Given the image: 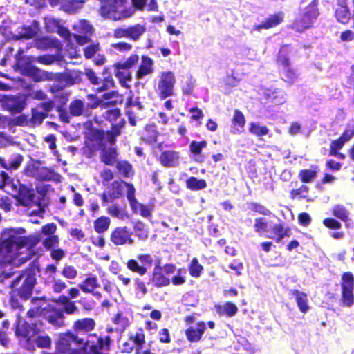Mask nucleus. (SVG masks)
Returning a JSON list of instances; mask_svg holds the SVG:
<instances>
[{"mask_svg": "<svg viewBox=\"0 0 354 354\" xmlns=\"http://www.w3.org/2000/svg\"><path fill=\"white\" fill-rule=\"evenodd\" d=\"M126 124L124 118L119 120L117 124H113L111 129L104 131L101 128L93 127L88 129L85 133L84 146L83 153L87 158H91L95 152L106 145L105 139L107 142L114 145L117 137L122 134V129Z\"/></svg>", "mask_w": 354, "mask_h": 354, "instance_id": "1", "label": "nucleus"}, {"mask_svg": "<svg viewBox=\"0 0 354 354\" xmlns=\"http://www.w3.org/2000/svg\"><path fill=\"white\" fill-rule=\"evenodd\" d=\"M39 270L37 263L32 262L27 268L11 281L10 287L23 300H27L32 294L37 283L35 270Z\"/></svg>", "mask_w": 354, "mask_h": 354, "instance_id": "2", "label": "nucleus"}, {"mask_svg": "<svg viewBox=\"0 0 354 354\" xmlns=\"http://www.w3.org/2000/svg\"><path fill=\"white\" fill-rule=\"evenodd\" d=\"M88 100L87 104L81 99L75 98L73 100L68 106L69 113L73 117H89L91 115V111L98 107L107 108L111 105H114L115 101L104 102L96 94L90 93L86 95Z\"/></svg>", "mask_w": 354, "mask_h": 354, "instance_id": "3", "label": "nucleus"}, {"mask_svg": "<svg viewBox=\"0 0 354 354\" xmlns=\"http://www.w3.org/2000/svg\"><path fill=\"white\" fill-rule=\"evenodd\" d=\"M106 3L102 5L99 9L101 16L104 18L119 21L131 17L135 13L128 0H100Z\"/></svg>", "mask_w": 354, "mask_h": 354, "instance_id": "4", "label": "nucleus"}, {"mask_svg": "<svg viewBox=\"0 0 354 354\" xmlns=\"http://www.w3.org/2000/svg\"><path fill=\"white\" fill-rule=\"evenodd\" d=\"M83 337L76 336L71 330L59 333L55 340V351L41 354H82Z\"/></svg>", "mask_w": 354, "mask_h": 354, "instance_id": "5", "label": "nucleus"}, {"mask_svg": "<svg viewBox=\"0 0 354 354\" xmlns=\"http://www.w3.org/2000/svg\"><path fill=\"white\" fill-rule=\"evenodd\" d=\"M113 339L110 335L88 334L83 337L82 354H109Z\"/></svg>", "mask_w": 354, "mask_h": 354, "instance_id": "6", "label": "nucleus"}, {"mask_svg": "<svg viewBox=\"0 0 354 354\" xmlns=\"http://www.w3.org/2000/svg\"><path fill=\"white\" fill-rule=\"evenodd\" d=\"M8 185L17 205L30 207L36 204L35 193L31 185L24 184L19 179L12 178Z\"/></svg>", "mask_w": 354, "mask_h": 354, "instance_id": "7", "label": "nucleus"}, {"mask_svg": "<svg viewBox=\"0 0 354 354\" xmlns=\"http://www.w3.org/2000/svg\"><path fill=\"white\" fill-rule=\"evenodd\" d=\"M289 45H283L277 56L276 62L279 66V72L281 75V80L287 84L292 85L298 79L299 74L295 68L291 66L288 57Z\"/></svg>", "mask_w": 354, "mask_h": 354, "instance_id": "8", "label": "nucleus"}, {"mask_svg": "<svg viewBox=\"0 0 354 354\" xmlns=\"http://www.w3.org/2000/svg\"><path fill=\"white\" fill-rule=\"evenodd\" d=\"M106 187V189L100 194L103 206L121 198L123 196L124 187L127 188V196L131 187L135 188L132 183L123 180H115Z\"/></svg>", "mask_w": 354, "mask_h": 354, "instance_id": "9", "label": "nucleus"}, {"mask_svg": "<svg viewBox=\"0 0 354 354\" xmlns=\"http://www.w3.org/2000/svg\"><path fill=\"white\" fill-rule=\"evenodd\" d=\"M24 174L39 181H49L53 179L55 173L53 169L43 166L41 161L30 158L24 169Z\"/></svg>", "mask_w": 354, "mask_h": 354, "instance_id": "10", "label": "nucleus"}, {"mask_svg": "<svg viewBox=\"0 0 354 354\" xmlns=\"http://www.w3.org/2000/svg\"><path fill=\"white\" fill-rule=\"evenodd\" d=\"M334 17L342 25H347L354 19V0H336Z\"/></svg>", "mask_w": 354, "mask_h": 354, "instance_id": "11", "label": "nucleus"}, {"mask_svg": "<svg viewBox=\"0 0 354 354\" xmlns=\"http://www.w3.org/2000/svg\"><path fill=\"white\" fill-rule=\"evenodd\" d=\"M175 84L176 77L174 72L171 71L161 72L158 83V97L162 100L173 96Z\"/></svg>", "mask_w": 354, "mask_h": 354, "instance_id": "12", "label": "nucleus"}, {"mask_svg": "<svg viewBox=\"0 0 354 354\" xmlns=\"http://www.w3.org/2000/svg\"><path fill=\"white\" fill-rule=\"evenodd\" d=\"M153 263V259L150 254L141 253L137 255V259H128L126 267L131 272L138 274L139 276H144Z\"/></svg>", "mask_w": 354, "mask_h": 354, "instance_id": "13", "label": "nucleus"}, {"mask_svg": "<svg viewBox=\"0 0 354 354\" xmlns=\"http://www.w3.org/2000/svg\"><path fill=\"white\" fill-rule=\"evenodd\" d=\"M84 74L89 83L96 86L95 94L105 92L115 86V82L110 74L101 78L90 68L84 69Z\"/></svg>", "mask_w": 354, "mask_h": 354, "instance_id": "14", "label": "nucleus"}, {"mask_svg": "<svg viewBox=\"0 0 354 354\" xmlns=\"http://www.w3.org/2000/svg\"><path fill=\"white\" fill-rule=\"evenodd\" d=\"M73 38L80 46L91 42V36L94 32V28L88 20L80 19L73 25Z\"/></svg>", "mask_w": 354, "mask_h": 354, "instance_id": "15", "label": "nucleus"}, {"mask_svg": "<svg viewBox=\"0 0 354 354\" xmlns=\"http://www.w3.org/2000/svg\"><path fill=\"white\" fill-rule=\"evenodd\" d=\"M157 148L160 153L157 157L159 163L165 168L178 167L181 162V154L179 151L174 149H162V143H159Z\"/></svg>", "mask_w": 354, "mask_h": 354, "instance_id": "16", "label": "nucleus"}, {"mask_svg": "<svg viewBox=\"0 0 354 354\" xmlns=\"http://www.w3.org/2000/svg\"><path fill=\"white\" fill-rule=\"evenodd\" d=\"M341 279V301L344 305L351 306L354 304V276L351 272H346Z\"/></svg>", "mask_w": 354, "mask_h": 354, "instance_id": "17", "label": "nucleus"}, {"mask_svg": "<svg viewBox=\"0 0 354 354\" xmlns=\"http://www.w3.org/2000/svg\"><path fill=\"white\" fill-rule=\"evenodd\" d=\"M42 317L48 324L56 328L65 326V316L63 314V310L53 304L48 303L43 307Z\"/></svg>", "mask_w": 354, "mask_h": 354, "instance_id": "18", "label": "nucleus"}, {"mask_svg": "<svg viewBox=\"0 0 354 354\" xmlns=\"http://www.w3.org/2000/svg\"><path fill=\"white\" fill-rule=\"evenodd\" d=\"M110 241L115 245H133V232L128 226H118L113 229Z\"/></svg>", "mask_w": 354, "mask_h": 354, "instance_id": "19", "label": "nucleus"}, {"mask_svg": "<svg viewBox=\"0 0 354 354\" xmlns=\"http://www.w3.org/2000/svg\"><path fill=\"white\" fill-rule=\"evenodd\" d=\"M0 102L3 109L13 113H21L26 107V101L21 96L3 95Z\"/></svg>", "mask_w": 354, "mask_h": 354, "instance_id": "20", "label": "nucleus"}, {"mask_svg": "<svg viewBox=\"0 0 354 354\" xmlns=\"http://www.w3.org/2000/svg\"><path fill=\"white\" fill-rule=\"evenodd\" d=\"M95 327L96 322L93 318L84 317L77 319L73 322L71 332L76 336L84 334L88 335L93 333L91 332L94 330Z\"/></svg>", "mask_w": 354, "mask_h": 354, "instance_id": "21", "label": "nucleus"}, {"mask_svg": "<svg viewBox=\"0 0 354 354\" xmlns=\"http://www.w3.org/2000/svg\"><path fill=\"white\" fill-rule=\"evenodd\" d=\"M127 199L129 201L131 210L135 213H139L144 218H149L151 216L153 210L152 206L144 205L138 201L136 198V189L131 187L129 189Z\"/></svg>", "mask_w": 354, "mask_h": 354, "instance_id": "22", "label": "nucleus"}, {"mask_svg": "<svg viewBox=\"0 0 354 354\" xmlns=\"http://www.w3.org/2000/svg\"><path fill=\"white\" fill-rule=\"evenodd\" d=\"M15 335L19 339H25L30 342L34 336L30 329L29 322L22 319L19 315L14 324Z\"/></svg>", "mask_w": 354, "mask_h": 354, "instance_id": "23", "label": "nucleus"}, {"mask_svg": "<svg viewBox=\"0 0 354 354\" xmlns=\"http://www.w3.org/2000/svg\"><path fill=\"white\" fill-rule=\"evenodd\" d=\"M147 284L154 288H162L170 284V279L164 274L162 267L156 266L149 274Z\"/></svg>", "mask_w": 354, "mask_h": 354, "instance_id": "24", "label": "nucleus"}, {"mask_svg": "<svg viewBox=\"0 0 354 354\" xmlns=\"http://www.w3.org/2000/svg\"><path fill=\"white\" fill-rule=\"evenodd\" d=\"M206 330V324L203 321L198 322L196 325L187 327L185 330V335L189 343L200 342Z\"/></svg>", "mask_w": 354, "mask_h": 354, "instance_id": "25", "label": "nucleus"}, {"mask_svg": "<svg viewBox=\"0 0 354 354\" xmlns=\"http://www.w3.org/2000/svg\"><path fill=\"white\" fill-rule=\"evenodd\" d=\"M33 44L36 48L41 50H60L62 48V45L58 39L48 36L39 37L34 39Z\"/></svg>", "mask_w": 354, "mask_h": 354, "instance_id": "26", "label": "nucleus"}, {"mask_svg": "<svg viewBox=\"0 0 354 354\" xmlns=\"http://www.w3.org/2000/svg\"><path fill=\"white\" fill-rule=\"evenodd\" d=\"M124 107L127 109L126 115L128 118L129 123L132 127L136 125V114L132 109V107H136L138 111L144 109V106L139 100L138 98L133 100L132 96H129L125 101Z\"/></svg>", "mask_w": 354, "mask_h": 354, "instance_id": "27", "label": "nucleus"}, {"mask_svg": "<svg viewBox=\"0 0 354 354\" xmlns=\"http://www.w3.org/2000/svg\"><path fill=\"white\" fill-rule=\"evenodd\" d=\"M23 160V156L20 153H16L10 156L8 159L0 157V165L8 171L16 170L21 166Z\"/></svg>", "mask_w": 354, "mask_h": 354, "instance_id": "28", "label": "nucleus"}, {"mask_svg": "<svg viewBox=\"0 0 354 354\" xmlns=\"http://www.w3.org/2000/svg\"><path fill=\"white\" fill-rule=\"evenodd\" d=\"M100 150V160L105 165L112 166L118 162V153L116 147H106L105 145Z\"/></svg>", "mask_w": 354, "mask_h": 354, "instance_id": "29", "label": "nucleus"}, {"mask_svg": "<svg viewBox=\"0 0 354 354\" xmlns=\"http://www.w3.org/2000/svg\"><path fill=\"white\" fill-rule=\"evenodd\" d=\"M283 21V15L282 12L275 13L270 15L264 21L253 26L254 30H260L261 29H270L277 26Z\"/></svg>", "mask_w": 354, "mask_h": 354, "instance_id": "30", "label": "nucleus"}, {"mask_svg": "<svg viewBox=\"0 0 354 354\" xmlns=\"http://www.w3.org/2000/svg\"><path fill=\"white\" fill-rule=\"evenodd\" d=\"M55 302L62 306L63 314L73 315L79 312V308L76 305V301H72L67 297L65 295H61L57 299L54 300Z\"/></svg>", "mask_w": 354, "mask_h": 354, "instance_id": "31", "label": "nucleus"}, {"mask_svg": "<svg viewBox=\"0 0 354 354\" xmlns=\"http://www.w3.org/2000/svg\"><path fill=\"white\" fill-rule=\"evenodd\" d=\"M24 237L10 236L2 241V247L7 252H12L14 250H19L26 244Z\"/></svg>", "mask_w": 354, "mask_h": 354, "instance_id": "32", "label": "nucleus"}, {"mask_svg": "<svg viewBox=\"0 0 354 354\" xmlns=\"http://www.w3.org/2000/svg\"><path fill=\"white\" fill-rule=\"evenodd\" d=\"M159 134L155 124H147L141 131L140 140L147 144H153L156 142Z\"/></svg>", "mask_w": 354, "mask_h": 354, "instance_id": "33", "label": "nucleus"}, {"mask_svg": "<svg viewBox=\"0 0 354 354\" xmlns=\"http://www.w3.org/2000/svg\"><path fill=\"white\" fill-rule=\"evenodd\" d=\"M291 230L289 227H284L283 223H279L273 225L271 228L270 234L268 237L279 243L285 237H290Z\"/></svg>", "mask_w": 354, "mask_h": 354, "instance_id": "34", "label": "nucleus"}, {"mask_svg": "<svg viewBox=\"0 0 354 354\" xmlns=\"http://www.w3.org/2000/svg\"><path fill=\"white\" fill-rule=\"evenodd\" d=\"M153 62L150 57L147 55H142L141 64L136 73V78L142 79L144 77L151 74L153 72Z\"/></svg>", "mask_w": 354, "mask_h": 354, "instance_id": "35", "label": "nucleus"}, {"mask_svg": "<svg viewBox=\"0 0 354 354\" xmlns=\"http://www.w3.org/2000/svg\"><path fill=\"white\" fill-rule=\"evenodd\" d=\"M319 168L317 165H311L310 169H301L298 173V178L303 183L313 182L317 176Z\"/></svg>", "mask_w": 354, "mask_h": 354, "instance_id": "36", "label": "nucleus"}, {"mask_svg": "<svg viewBox=\"0 0 354 354\" xmlns=\"http://www.w3.org/2000/svg\"><path fill=\"white\" fill-rule=\"evenodd\" d=\"M100 286L95 275H89L82 283L78 284L79 288L84 293L90 294Z\"/></svg>", "mask_w": 354, "mask_h": 354, "instance_id": "37", "label": "nucleus"}, {"mask_svg": "<svg viewBox=\"0 0 354 354\" xmlns=\"http://www.w3.org/2000/svg\"><path fill=\"white\" fill-rule=\"evenodd\" d=\"M215 309L220 316L225 315L229 317L235 316L239 310L236 305L231 301H226L223 305H216Z\"/></svg>", "mask_w": 354, "mask_h": 354, "instance_id": "38", "label": "nucleus"}, {"mask_svg": "<svg viewBox=\"0 0 354 354\" xmlns=\"http://www.w3.org/2000/svg\"><path fill=\"white\" fill-rule=\"evenodd\" d=\"M129 340L135 346V354H139L145 344V334L143 328H139L134 334L129 335Z\"/></svg>", "mask_w": 354, "mask_h": 354, "instance_id": "39", "label": "nucleus"}, {"mask_svg": "<svg viewBox=\"0 0 354 354\" xmlns=\"http://www.w3.org/2000/svg\"><path fill=\"white\" fill-rule=\"evenodd\" d=\"M290 293L295 296V301L299 310L303 313H306L309 310L306 293L296 289L290 290Z\"/></svg>", "mask_w": 354, "mask_h": 354, "instance_id": "40", "label": "nucleus"}, {"mask_svg": "<svg viewBox=\"0 0 354 354\" xmlns=\"http://www.w3.org/2000/svg\"><path fill=\"white\" fill-rule=\"evenodd\" d=\"M112 322L116 326L115 330L120 333L124 332L129 326V320L124 312L118 310L111 318Z\"/></svg>", "mask_w": 354, "mask_h": 354, "instance_id": "41", "label": "nucleus"}, {"mask_svg": "<svg viewBox=\"0 0 354 354\" xmlns=\"http://www.w3.org/2000/svg\"><path fill=\"white\" fill-rule=\"evenodd\" d=\"M116 104V102L115 103ZM115 104L111 105L107 108H104L106 111L102 113V118L109 123L115 124L118 119H122V113L120 108L115 107Z\"/></svg>", "mask_w": 354, "mask_h": 354, "instance_id": "42", "label": "nucleus"}, {"mask_svg": "<svg viewBox=\"0 0 354 354\" xmlns=\"http://www.w3.org/2000/svg\"><path fill=\"white\" fill-rule=\"evenodd\" d=\"M10 322L8 319H4L0 325V345L4 348H8L10 344Z\"/></svg>", "mask_w": 354, "mask_h": 354, "instance_id": "43", "label": "nucleus"}, {"mask_svg": "<svg viewBox=\"0 0 354 354\" xmlns=\"http://www.w3.org/2000/svg\"><path fill=\"white\" fill-rule=\"evenodd\" d=\"M83 0H64L61 8L68 14H75L83 8Z\"/></svg>", "mask_w": 354, "mask_h": 354, "instance_id": "44", "label": "nucleus"}, {"mask_svg": "<svg viewBox=\"0 0 354 354\" xmlns=\"http://www.w3.org/2000/svg\"><path fill=\"white\" fill-rule=\"evenodd\" d=\"M83 73L79 70L65 71V86H69L79 84L82 82Z\"/></svg>", "mask_w": 354, "mask_h": 354, "instance_id": "45", "label": "nucleus"}, {"mask_svg": "<svg viewBox=\"0 0 354 354\" xmlns=\"http://www.w3.org/2000/svg\"><path fill=\"white\" fill-rule=\"evenodd\" d=\"M116 169L124 178H132L135 171L133 165L127 160H120L116 162Z\"/></svg>", "mask_w": 354, "mask_h": 354, "instance_id": "46", "label": "nucleus"}, {"mask_svg": "<svg viewBox=\"0 0 354 354\" xmlns=\"http://www.w3.org/2000/svg\"><path fill=\"white\" fill-rule=\"evenodd\" d=\"M312 21L308 17L305 16L302 12L294 20L292 24L293 28L297 32H303L311 26Z\"/></svg>", "mask_w": 354, "mask_h": 354, "instance_id": "47", "label": "nucleus"}, {"mask_svg": "<svg viewBox=\"0 0 354 354\" xmlns=\"http://www.w3.org/2000/svg\"><path fill=\"white\" fill-rule=\"evenodd\" d=\"M186 187L191 191H199L207 187L205 179H198L195 176H190L185 180Z\"/></svg>", "mask_w": 354, "mask_h": 354, "instance_id": "48", "label": "nucleus"}, {"mask_svg": "<svg viewBox=\"0 0 354 354\" xmlns=\"http://www.w3.org/2000/svg\"><path fill=\"white\" fill-rule=\"evenodd\" d=\"M48 116L46 113H41L38 108L35 107L31 109V116L30 117V122L31 128H35L40 126L44 120Z\"/></svg>", "mask_w": 354, "mask_h": 354, "instance_id": "49", "label": "nucleus"}, {"mask_svg": "<svg viewBox=\"0 0 354 354\" xmlns=\"http://www.w3.org/2000/svg\"><path fill=\"white\" fill-rule=\"evenodd\" d=\"M146 27L140 24H136L128 26L129 39L136 41L145 32Z\"/></svg>", "mask_w": 354, "mask_h": 354, "instance_id": "50", "label": "nucleus"}, {"mask_svg": "<svg viewBox=\"0 0 354 354\" xmlns=\"http://www.w3.org/2000/svg\"><path fill=\"white\" fill-rule=\"evenodd\" d=\"M318 5V0H313L308 6L305 7L302 13L312 21L316 20L319 15Z\"/></svg>", "mask_w": 354, "mask_h": 354, "instance_id": "51", "label": "nucleus"}, {"mask_svg": "<svg viewBox=\"0 0 354 354\" xmlns=\"http://www.w3.org/2000/svg\"><path fill=\"white\" fill-rule=\"evenodd\" d=\"M133 230L139 240L145 241L149 236V230L145 223L141 221H137L133 223Z\"/></svg>", "mask_w": 354, "mask_h": 354, "instance_id": "52", "label": "nucleus"}, {"mask_svg": "<svg viewBox=\"0 0 354 354\" xmlns=\"http://www.w3.org/2000/svg\"><path fill=\"white\" fill-rule=\"evenodd\" d=\"M248 131L257 137H262L267 135L270 129L266 126L261 125L259 122H251L249 124Z\"/></svg>", "mask_w": 354, "mask_h": 354, "instance_id": "53", "label": "nucleus"}, {"mask_svg": "<svg viewBox=\"0 0 354 354\" xmlns=\"http://www.w3.org/2000/svg\"><path fill=\"white\" fill-rule=\"evenodd\" d=\"M203 266L199 263L196 257L192 259L188 266V271L190 276L194 278L199 277L203 272Z\"/></svg>", "mask_w": 354, "mask_h": 354, "instance_id": "54", "label": "nucleus"}, {"mask_svg": "<svg viewBox=\"0 0 354 354\" xmlns=\"http://www.w3.org/2000/svg\"><path fill=\"white\" fill-rule=\"evenodd\" d=\"M110 225L109 218L102 216L94 221V229L99 234L106 232Z\"/></svg>", "mask_w": 354, "mask_h": 354, "instance_id": "55", "label": "nucleus"}, {"mask_svg": "<svg viewBox=\"0 0 354 354\" xmlns=\"http://www.w3.org/2000/svg\"><path fill=\"white\" fill-rule=\"evenodd\" d=\"M207 145V142L205 140H203L201 141H196L192 140L191 141L189 149V152L194 156H198L201 154L202 150L205 148Z\"/></svg>", "mask_w": 354, "mask_h": 354, "instance_id": "56", "label": "nucleus"}, {"mask_svg": "<svg viewBox=\"0 0 354 354\" xmlns=\"http://www.w3.org/2000/svg\"><path fill=\"white\" fill-rule=\"evenodd\" d=\"M101 49L100 44L98 41L91 42L84 49V56L86 59H90L94 57Z\"/></svg>", "mask_w": 354, "mask_h": 354, "instance_id": "57", "label": "nucleus"}, {"mask_svg": "<svg viewBox=\"0 0 354 354\" xmlns=\"http://www.w3.org/2000/svg\"><path fill=\"white\" fill-rule=\"evenodd\" d=\"M35 342L37 348L43 349H50L52 346L51 337L46 334L44 335H37Z\"/></svg>", "mask_w": 354, "mask_h": 354, "instance_id": "58", "label": "nucleus"}, {"mask_svg": "<svg viewBox=\"0 0 354 354\" xmlns=\"http://www.w3.org/2000/svg\"><path fill=\"white\" fill-rule=\"evenodd\" d=\"M139 57L137 54H131L124 62L116 64L118 69H129L134 67L138 62Z\"/></svg>", "mask_w": 354, "mask_h": 354, "instance_id": "59", "label": "nucleus"}, {"mask_svg": "<svg viewBox=\"0 0 354 354\" xmlns=\"http://www.w3.org/2000/svg\"><path fill=\"white\" fill-rule=\"evenodd\" d=\"M232 124L240 129H243L245 125L246 120L241 111L235 109L232 118Z\"/></svg>", "mask_w": 354, "mask_h": 354, "instance_id": "60", "label": "nucleus"}, {"mask_svg": "<svg viewBox=\"0 0 354 354\" xmlns=\"http://www.w3.org/2000/svg\"><path fill=\"white\" fill-rule=\"evenodd\" d=\"M332 214L342 221L346 222L348 220V211L342 205H335L332 210Z\"/></svg>", "mask_w": 354, "mask_h": 354, "instance_id": "61", "label": "nucleus"}, {"mask_svg": "<svg viewBox=\"0 0 354 354\" xmlns=\"http://www.w3.org/2000/svg\"><path fill=\"white\" fill-rule=\"evenodd\" d=\"M32 60L41 64L48 66L51 65L55 61H57V58L55 55L44 54L42 55L33 57Z\"/></svg>", "mask_w": 354, "mask_h": 354, "instance_id": "62", "label": "nucleus"}, {"mask_svg": "<svg viewBox=\"0 0 354 354\" xmlns=\"http://www.w3.org/2000/svg\"><path fill=\"white\" fill-rule=\"evenodd\" d=\"M248 207L252 212L259 213V214L261 215L270 216L272 214L271 211L269 209H268L266 206L259 203H250L248 204Z\"/></svg>", "mask_w": 354, "mask_h": 354, "instance_id": "63", "label": "nucleus"}, {"mask_svg": "<svg viewBox=\"0 0 354 354\" xmlns=\"http://www.w3.org/2000/svg\"><path fill=\"white\" fill-rule=\"evenodd\" d=\"M59 238L57 235L48 236L43 241V245L46 250H51L58 246Z\"/></svg>", "mask_w": 354, "mask_h": 354, "instance_id": "64", "label": "nucleus"}]
</instances>
